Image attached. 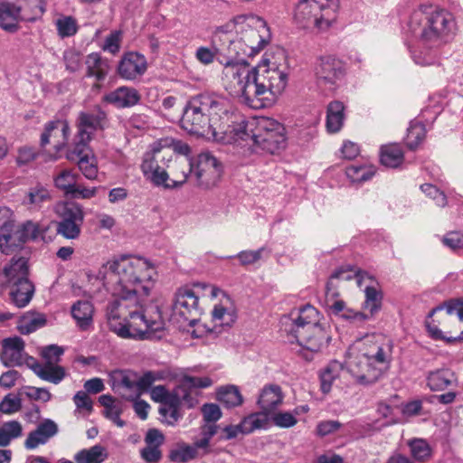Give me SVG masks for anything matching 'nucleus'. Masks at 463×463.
<instances>
[{
    "label": "nucleus",
    "mask_w": 463,
    "mask_h": 463,
    "mask_svg": "<svg viewBox=\"0 0 463 463\" xmlns=\"http://www.w3.org/2000/svg\"><path fill=\"white\" fill-rule=\"evenodd\" d=\"M155 142L150 146V150L146 152L141 164V170L144 175L149 179L155 185L161 186L169 179L167 172L159 165V163L165 165L169 161L163 159V153L155 157L151 162H146L147 156L154 153Z\"/></svg>",
    "instance_id": "23"
},
{
    "label": "nucleus",
    "mask_w": 463,
    "mask_h": 463,
    "mask_svg": "<svg viewBox=\"0 0 463 463\" xmlns=\"http://www.w3.org/2000/svg\"><path fill=\"white\" fill-rule=\"evenodd\" d=\"M194 173L192 181L202 189H211L217 185L222 174V164L209 152L199 154L193 158Z\"/></svg>",
    "instance_id": "11"
},
{
    "label": "nucleus",
    "mask_w": 463,
    "mask_h": 463,
    "mask_svg": "<svg viewBox=\"0 0 463 463\" xmlns=\"http://www.w3.org/2000/svg\"><path fill=\"white\" fill-rule=\"evenodd\" d=\"M258 64L250 68L248 63L233 60H220L223 64L222 82L233 96H241L250 108L261 109L271 104L282 93L288 83V72L276 62Z\"/></svg>",
    "instance_id": "2"
},
{
    "label": "nucleus",
    "mask_w": 463,
    "mask_h": 463,
    "mask_svg": "<svg viewBox=\"0 0 463 463\" xmlns=\"http://www.w3.org/2000/svg\"><path fill=\"white\" fill-rule=\"evenodd\" d=\"M258 64L250 68L248 63L233 60H220L223 64L222 82L233 96H241L250 108L261 109L271 104L282 93L288 83V72L276 62Z\"/></svg>",
    "instance_id": "1"
},
{
    "label": "nucleus",
    "mask_w": 463,
    "mask_h": 463,
    "mask_svg": "<svg viewBox=\"0 0 463 463\" xmlns=\"http://www.w3.org/2000/svg\"><path fill=\"white\" fill-rule=\"evenodd\" d=\"M22 409V401L19 397H14L11 393L5 395L0 402V411L5 414H13Z\"/></svg>",
    "instance_id": "63"
},
{
    "label": "nucleus",
    "mask_w": 463,
    "mask_h": 463,
    "mask_svg": "<svg viewBox=\"0 0 463 463\" xmlns=\"http://www.w3.org/2000/svg\"><path fill=\"white\" fill-rule=\"evenodd\" d=\"M147 62L144 55L136 52H126L118 61L117 72L126 80H135L146 71Z\"/></svg>",
    "instance_id": "16"
},
{
    "label": "nucleus",
    "mask_w": 463,
    "mask_h": 463,
    "mask_svg": "<svg viewBox=\"0 0 463 463\" xmlns=\"http://www.w3.org/2000/svg\"><path fill=\"white\" fill-rule=\"evenodd\" d=\"M365 300L364 308L369 312V319L376 314L382 307L383 293L373 285L366 286L364 288Z\"/></svg>",
    "instance_id": "45"
},
{
    "label": "nucleus",
    "mask_w": 463,
    "mask_h": 463,
    "mask_svg": "<svg viewBox=\"0 0 463 463\" xmlns=\"http://www.w3.org/2000/svg\"><path fill=\"white\" fill-rule=\"evenodd\" d=\"M288 341H296L300 346L311 352H319L327 346L331 341V335L326 326L321 323L307 331H300L299 335L288 338Z\"/></svg>",
    "instance_id": "14"
},
{
    "label": "nucleus",
    "mask_w": 463,
    "mask_h": 463,
    "mask_svg": "<svg viewBox=\"0 0 463 463\" xmlns=\"http://www.w3.org/2000/svg\"><path fill=\"white\" fill-rule=\"evenodd\" d=\"M111 386L122 398L134 401L137 399V373L128 370H115L110 374Z\"/></svg>",
    "instance_id": "20"
},
{
    "label": "nucleus",
    "mask_w": 463,
    "mask_h": 463,
    "mask_svg": "<svg viewBox=\"0 0 463 463\" xmlns=\"http://www.w3.org/2000/svg\"><path fill=\"white\" fill-rule=\"evenodd\" d=\"M46 317L41 313L28 312L18 322L17 329L23 335H29L46 325Z\"/></svg>",
    "instance_id": "41"
},
{
    "label": "nucleus",
    "mask_w": 463,
    "mask_h": 463,
    "mask_svg": "<svg viewBox=\"0 0 463 463\" xmlns=\"http://www.w3.org/2000/svg\"><path fill=\"white\" fill-rule=\"evenodd\" d=\"M25 243L24 235L14 222H6L0 227V250L9 255Z\"/></svg>",
    "instance_id": "28"
},
{
    "label": "nucleus",
    "mask_w": 463,
    "mask_h": 463,
    "mask_svg": "<svg viewBox=\"0 0 463 463\" xmlns=\"http://www.w3.org/2000/svg\"><path fill=\"white\" fill-rule=\"evenodd\" d=\"M51 198L49 190L43 184H37L29 188L23 203L34 208H41L43 203L49 202Z\"/></svg>",
    "instance_id": "44"
},
{
    "label": "nucleus",
    "mask_w": 463,
    "mask_h": 463,
    "mask_svg": "<svg viewBox=\"0 0 463 463\" xmlns=\"http://www.w3.org/2000/svg\"><path fill=\"white\" fill-rule=\"evenodd\" d=\"M345 74L341 61L332 57H321L316 66V75L320 83L335 85Z\"/></svg>",
    "instance_id": "21"
},
{
    "label": "nucleus",
    "mask_w": 463,
    "mask_h": 463,
    "mask_svg": "<svg viewBox=\"0 0 463 463\" xmlns=\"http://www.w3.org/2000/svg\"><path fill=\"white\" fill-rule=\"evenodd\" d=\"M213 384V380L210 377H195L184 375L181 378L178 386L173 391L169 392L159 408H171L179 410L180 402V390L184 387H200L208 388Z\"/></svg>",
    "instance_id": "22"
},
{
    "label": "nucleus",
    "mask_w": 463,
    "mask_h": 463,
    "mask_svg": "<svg viewBox=\"0 0 463 463\" xmlns=\"http://www.w3.org/2000/svg\"><path fill=\"white\" fill-rule=\"evenodd\" d=\"M55 25L61 38L73 36L78 31L77 22L72 16H62L57 19Z\"/></svg>",
    "instance_id": "57"
},
{
    "label": "nucleus",
    "mask_w": 463,
    "mask_h": 463,
    "mask_svg": "<svg viewBox=\"0 0 463 463\" xmlns=\"http://www.w3.org/2000/svg\"><path fill=\"white\" fill-rule=\"evenodd\" d=\"M71 315L81 329H86L92 322L93 306L90 301L79 300L71 307Z\"/></svg>",
    "instance_id": "40"
},
{
    "label": "nucleus",
    "mask_w": 463,
    "mask_h": 463,
    "mask_svg": "<svg viewBox=\"0 0 463 463\" xmlns=\"http://www.w3.org/2000/svg\"><path fill=\"white\" fill-rule=\"evenodd\" d=\"M410 32L429 47H439L456 33L457 24L451 13L425 4L415 9L408 23Z\"/></svg>",
    "instance_id": "6"
},
{
    "label": "nucleus",
    "mask_w": 463,
    "mask_h": 463,
    "mask_svg": "<svg viewBox=\"0 0 463 463\" xmlns=\"http://www.w3.org/2000/svg\"><path fill=\"white\" fill-rule=\"evenodd\" d=\"M223 109V100L217 96L200 94L189 99L184 109L181 126L187 132L206 136L210 131V116Z\"/></svg>",
    "instance_id": "7"
},
{
    "label": "nucleus",
    "mask_w": 463,
    "mask_h": 463,
    "mask_svg": "<svg viewBox=\"0 0 463 463\" xmlns=\"http://www.w3.org/2000/svg\"><path fill=\"white\" fill-rule=\"evenodd\" d=\"M59 431L58 425L51 419H45L40 422L36 429L32 430L24 440L27 449H34L40 445L46 444Z\"/></svg>",
    "instance_id": "25"
},
{
    "label": "nucleus",
    "mask_w": 463,
    "mask_h": 463,
    "mask_svg": "<svg viewBox=\"0 0 463 463\" xmlns=\"http://www.w3.org/2000/svg\"><path fill=\"white\" fill-rule=\"evenodd\" d=\"M82 224V222L76 221L61 219L57 223L56 231L59 235H61L65 239L75 240L80 234Z\"/></svg>",
    "instance_id": "53"
},
{
    "label": "nucleus",
    "mask_w": 463,
    "mask_h": 463,
    "mask_svg": "<svg viewBox=\"0 0 463 463\" xmlns=\"http://www.w3.org/2000/svg\"><path fill=\"white\" fill-rule=\"evenodd\" d=\"M343 424L338 420H322L317 423L316 428V433L319 437H326L331 434H335L340 430Z\"/></svg>",
    "instance_id": "64"
},
{
    "label": "nucleus",
    "mask_w": 463,
    "mask_h": 463,
    "mask_svg": "<svg viewBox=\"0 0 463 463\" xmlns=\"http://www.w3.org/2000/svg\"><path fill=\"white\" fill-rule=\"evenodd\" d=\"M235 33L249 46L255 55L270 40L269 29L266 22L259 16H238L235 18Z\"/></svg>",
    "instance_id": "9"
},
{
    "label": "nucleus",
    "mask_w": 463,
    "mask_h": 463,
    "mask_svg": "<svg viewBox=\"0 0 463 463\" xmlns=\"http://www.w3.org/2000/svg\"><path fill=\"white\" fill-rule=\"evenodd\" d=\"M217 398L226 407H235L242 403V396L234 385H228L219 389Z\"/></svg>",
    "instance_id": "49"
},
{
    "label": "nucleus",
    "mask_w": 463,
    "mask_h": 463,
    "mask_svg": "<svg viewBox=\"0 0 463 463\" xmlns=\"http://www.w3.org/2000/svg\"><path fill=\"white\" fill-rule=\"evenodd\" d=\"M23 435V426L18 420H9L0 427V447H7L14 439Z\"/></svg>",
    "instance_id": "47"
},
{
    "label": "nucleus",
    "mask_w": 463,
    "mask_h": 463,
    "mask_svg": "<svg viewBox=\"0 0 463 463\" xmlns=\"http://www.w3.org/2000/svg\"><path fill=\"white\" fill-rule=\"evenodd\" d=\"M165 377L166 373L164 371H146L140 377L137 375V397L150 391L156 382L165 380Z\"/></svg>",
    "instance_id": "46"
},
{
    "label": "nucleus",
    "mask_w": 463,
    "mask_h": 463,
    "mask_svg": "<svg viewBox=\"0 0 463 463\" xmlns=\"http://www.w3.org/2000/svg\"><path fill=\"white\" fill-rule=\"evenodd\" d=\"M337 363L330 364L321 373V390L324 393H327L331 390L332 383L334 380L337 377Z\"/></svg>",
    "instance_id": "60"
},
{
    "label": "nucleus",
    "mask_w": 463,
    "mask_h": 463,
    "mask_svg": "<svg viewBox=\"0 0 463 463\" xmlns=\"http://www.w3.org/2000/svg\"><path fill=\"white\" fill-rule=\"evenodd\" d=\"M446 309L448 315L456 314L460 321H463V299L454 298L444 302L443 304L432 308L429 313L431 317L436 312Z\"/></svg>",
    "instance_id": "55"
},
{
    "label": "nucleus",
    "mask_w": 463,
    "mask_h": 463,
    "mask_svg": "<svg viewBox=\"0 0 463 463\" xmlns=\"http://www.w3.org/2000/svg\"><path fill=\"white\" fill-rule=\"evenodd\" d=\"M370 342V340H366ZM372 345L364 351L375 367L381 369V376L389 369L392 361L393 343L391 340L371 341Z\"/></svg>",
    "instance_id": "19"
},
{
    "label": "nucleus",
    "mask_w": 463,
    "mask_h": 463,
    "mask_svg": "<svg viewBox=\"0 0 463 463\" xmlns=\"http://www.w3.org/2000/svg\"><path fill=\"white\" fill-rule=\"evenodd\" d=\"M199 298L193 289L181 288L175 294L172 306V319L177 323H187L194 326L201 311L199 309Z\"/></svg>",
    "instance_id": "12"
},
{
    "label": "nucleus",
    "mask_w": 463,
    "mask_h": 463,
    "mask_svg": "<svg viewBox=\"0 0 463 463\" xmlns=\"http://www.w3.org/2000/svg\"><path fill=\"white\" fill-rule=\"evenodd\" d=\"M3 274L5 278V284L29 280L28 258L14 256L10 262L5 266Z\"/></svg>",
    "instance_id": "32"
},
{
    "label": "nucleus",
    "mask_w": 463,
    "mask_h": 463,
    "mask_svg": "<svg viewBox=\"0 0 463 463\" xmlns=\"http://www.w3.org/2000/svg\"><path fill=\"white\" fill-rule=\"evenodd\" d=\"M177 153L183 156H187L191 148L188 144L181 141L175 140L172 137H164L160 138L155 142L154 153L149 154L147 156L146 162H151L155 157L160 156L163 153V159H166L167 161H172L174 153Z\"/></svg>",
    "instance_id": "24"
},
{
    "label": "nucleus",
    "mask_w": 463,
    "mask_h": 463,
    "mask_svg": "<svg viewBox=\"0 0 463 463\" xmlns=\"http://www.w3.org/2000/svg\"><path fill=\"white\" fill-rule=\"evenodd\" d=\"M218 51L224 56L222 60H233L240 63H248L245 57L255 55L236 33L231 39H227L226 43L219 44Z\"/></svg>",
    "instance_id": "27"
},
{
    "label": "nucleus",
    "mask_w": 463,
    "mask_h": 463,
    "mask_svg": "<svg viewBox=\"0 0 463 463\" xmlns=\"http://www.w3.org/2000/svg\"><path fill=\"white\" fill-rule=\"evenodd\" d=\"M6 287L11 302L19 308L27 306L34 295V285L30 279L9 283Z\"/></svg>",
    "instance_id": "30"
},
{
    "label": "nucleus",
    "mask_w": 463,
    "mask_h": 463,
    "mask_svg": "<svg viewBox=\"0 0 463 463\" xmlns=\"http://www.w3.org/2000/svg\"><path fill=\"white\" fill-rule=\"evenodd\" d=\"M66 70L70 72L79 71L82 64L81 54L75 49H68L63 53Z\"/></svg>",
    "instance_id": "61"
},
{
    "label": "nucleus",
    "mask_w": 463,
    "mask_h": 463,
    "mask_svg": "<svg viewBox=\"0 0 463 463\" xmlns=\"http://www.w3.org/2000/svg\"><path fill=\"white\" fill-rule=\"evenodd\" d=\"M269 419L274 423V425L284 429L291 428L298 422L296 416L289 411L276 412L275 411L270 414Z\"/></svg>",
    "instance_id": "59"
},
{
    "label": "nucleus",
    "mask_w": 463,
    "mask_h": 463,
    "mask_svg": "<svg viewBox=\"0 0 463 463\" xmlns=\"http://www.w3.org/2000/svg\"><path fill=\"white\" fill-rule=\"evenodd\" d=\"M380 160L387 167H397L403 160V152L397 144L384 145L381 147Z\"/></svg>",
    "instance_id": "43"
},
{
    "label": "nucleus",
    "mask_w": 463,
    "mask_h": 463,
    "mask_svg": "<svg viewBox=\"0 0 463 463\" xmlns=\"http://www.w3.org/2000/svg\"><path fill=\"white\" fill-rule=\"evenodd\" d=\"M86 149L87 148H84V151L79 154L77 153L76 144H74L73 149L67 154V158L71 161H74L78 158L77 165L82 175L86 178L93 180L98 175L97 161L94 156H90L89 153L86 152Z\"/></svg>",
    "instance_id": "36"
},
{
    "label": "nucleus",
    "mask_w": 463,
    "mask_h": 463,
    "mask_svg": "<svg viewBox=\"0 0 463 463\" xmlns=\"http://www.w3.org/2000/svg\"><path fill=\"white\" fill-rule=\"evenodd\" d=\"M24 341L19 336L5 338L2 341V354L0 359L6 367L21 366L24 364L28 365L29 355L24 352Z\"/></svg>",
    "instance_id": "15"
},
{
    "label": "nucleus",
    "mask_w": 463,
    "mask_h": 463,
    "mask_svg": "<svg viewBox=\"0 0 463 463\" xmlns=\"http://www.w3.org/2000/svg\"><path fill=\"white\" fill-rule=\"evenodd\" d=\"M213 320L221 326H230L235 321V315L222 305H216L212 312Z\"/></svg>",
    "instance_id": "58"
},
{
    "label": "nucleus",
    "mask_w": 463,
    "mask_h": 463,
    "mask_svg": "<svg viewBox=\"0 0 463 463\" xmlns=\"http://www.w3.org/2000/svg\"><path fill=\"white\" fill-rule=\"evenodd\" d=\"M22 8L14 3H0V28L7 33H14L20 28V22L24 20L21 14Z\"/></svg>",
    "instance_id": "29"
},
{
    "label": "nucleus",
    "mask_w": 463,
    "mask_h": 463,
    "mask_svg": "<svg viewBox=\"0 0 463 463\" xmlns=\"http://www.w3.org/2000/svg\"><path fill=\"white\" fill-rule=\"evenodd\" d=\"M79 175L70 169H63L53 179L55 186L70 195L78 183Z\"/></svg>",
    "instance_id": "48"
},
{
    "label": "nucleus",
    "mask_w": 463,
    "mask_h": 463,
    "mask_svg": "<svg viewBox=\"0 0 463 463\" xmlns=\"http://www.w3.org/2000/svg\"><path fill=\"white\" fill-rule=\"evenodd\" d=\"M156 270L146 259L122 256L108 261L99 270L107 284L118 299L115 305L132 307L138 298H148L154 287Z\"/></svg>",
    "instance_id": "3"
},
{
    "label": "nucleus",
    "mask_w": 463,
    "mask_h": 463,
    "mask_svg": "<svg viewBox=\"0 0 463 463\" xmlns=\"http://www.w3.org/2000/svg\"><path fill=\"white\" fill-rule=\"evenodd\" d=\"M108 451L102 445L83 449L74 455L76 463H102L108 458Z\"/></svg>",
    "instance_id": "39"
},
{
    "label": "nucleus",
    "mask_w": 463,
    "mask_h": 463,
    "mask_svg": "<svg viewBox=\"0 0 463 463\" xmlns=\"http://www.w3.org/2000/svg\"><path fill=\"white\" fill-rule=\"evenodd\" d=\"M108 122L107 113L96 107L90 111H81L77 118V135L74 144H76L77 153L80 154L84 148L88 147L93 134L98 130L105 128Z\"/></svg>",
    "instance_id": "10"
},
{
    "label": "nucleus",
    "mask_w": 463,
    "mask_h": 463,
    "mask_svg": "<svg viewBox=\"0 0 463 463\" xmlns=\"http://www.w3.org/2000/svg\"><path fill=\"white\" fill-rule=\"evenodd\" d=\"M345 120V106L343 102L335 100L328 104L326 110V129L330 133L338 132Z\"/></svg>",
    "instance_id": "38"
},
{
    "label": "nucleus",
    "mask_w": 463,
    "mask_h": 463,
    "mask_svg": "<svg viewBox=\"0 0 463 463\" xmlns=\"http://www.w3.org/2000/svg\"><path fill=\"white\" fill-rule=\"evenodd\" d=\"M69 137V123L61 119L52 120L46 123L44 127V131L41 136V146H45L52 139L56 151H61L66 146Z\"/></svg>",
    "instance_id": "18"
},
{
    "label": "nucleus",
    "mask_w": 463,
    "mask_h": 463,
    "mask_svg": "<svg viewBox=\"0 0 463 463\" xmlns=\"http://www.w3.org/2000/svg\"><path fill=\"white\" fill-rule=\"evenodd\" d=\"M194 173V164L193 158H184L178 161H175L174 164L173 169V176L175 177L171 180V183L167 181L165 184H161V186L166 189L177 188L182 186L188 179L192 181V175Z\"/></svg>",
    "instance_id": "35"
},
{
    "label": "nucleus",
    "mask_w": 463,
    "mask_h": 463,
    "mask_svg": "<svg viewBox=\"0 0 463 463\" xmlns=\"http://www.w3.org/2000/svg\"><path fill=\"white\" fill-rule=\"evenodd\" d=\"M269 416L270 414H265L263 411L259 413L251 414L242 420V429L244 430V433L249 434L255 430L265 428Z\"/></svg>",
    "instance_id": "54"
},
{
    "label": "nucleus",
    "mask_w": 463,
    "mask_h": 463,
    "mask_svg": "<svg viewBox=\"0 0 463 463\" xmlns=\"http://www.w3.org/2000/svg\"><path fill=\"white\" fill-rule=\"evenodd\" d=\"M20 394L25 395L30 400L42 401L43 402H49L52 398V394L47 389L32 386L24 387Z\"/></svg>",
    "instance_id": "62"
},
{
    "label": "nucleus",
    "mask_w": 463,
    "mask_h": 463,
    "mask_svg": "<svg viewBox=\"0 0 463 463\" xmlns=\"http://www.w3.org/2000/svg\"><path fill=\"white\" fill-rule=\"evenodd\" d=\"M290 316L292 317V323L289 329H286L288 333V338L299 335L300 331H307L321 324L319 312L311 305L301 307L296 316L294 312H291Z\"/></svg>",
    "instance_id": "17"
},
{
    "label": "nucleus",
    "mask_w": 463,
    "mask_h": 463,
    "mask_svg": "<svg viewBox=\"0 0 463 463\" xmlns=\"http://www.w3.org/2000/svg\"><path fill=\"white\" fill-rule=\"evenodd\" d=\"M281 388L277 384L265 386L259 397L258 404L265 414H271L283 402Z\"/></svg>",
    "instance_id": "33"
},
{
    "label": "nucleus",
    "mask_w": 463,
    "mask_h": 463,
    "mask_svg": "<svg viewBox=\"0 0 463 463\" xmlns=\"http://www.w3.org/2000/svg\"><path fill=\"white\" fill-rule=\"evenodd\" d=\"M198 452L195 448L184 443L178 444L176 448L169 451L168 458L174 463H186L197 457Z\"/></svg>",
    "instance_id": "50"
},
{
    "label": "nucleus",
    "mask_w": 463,
    "mask_h": 463,
    "mask_svg": "<svg viewBox=\"0 0 463 463\" xmlns=\"http://www.w3.org/2000/svg\"><path fill=\"white\" fill-rule=\"evenodd\" d=\"M30 361L32 363H28V366L42 380L58 384L65 377L66 373L62 366L50 362L40 364L33 357H30Z\"/></svg>",
    "instance_id": "31"
},
{
    "label": "nucleus",
    "mask_w": 463,
    "mask_h": 463,
    "mask_svg": "<svg viewBox=\"0 0 463 463\" xmlns=\"http://www.w3.org/2000/svg\"><path fill=\"white\" fill-rule=\"evenodd\" d=\"M426 382L432 392H439L457 383V377L450 369L443 367L429 371L426 373Z\"/></svg>",
    "instance_id": "34"
},
{
    "label": "nucleus",
    "mask_w": 463,
    "mask_h": 463,
    "mask_svg": "<svg viewBox=\"0 0 463 463\" xmlns=\"http://www.w3.org/2000/svg\"><path fill=\"white\" fill-rule=\"evenodd\" d=\"M346 366L350 374L362 385L373 384L382 377L381 369L374 366L364 352L350 359Z\"/></svg>",
    "instance_id": "13"
},
{
    "label": "nucleus",
    "mask_w": 463,
    "mask_h": 463,
    "mask_svg": "<svg viewBox=\"0 0 463 463\" xmlns=\"http://www.w3.org/2000/svg\"><path fill=\"white\" fill-rule=\"evenodd\" d=\"M55 213L61 219L69 221L84 222L82 207L73 202H61L55 205Z\"/></svg>",
    "instance_id": "42"
},
{
    "label": "nucleus",
    "mask_w": 463,
    "mask_h": 463,
    "mask_svg": "<svg viewBox=\"0 0 463 463\" xmlns=\"http://www.w3.org/2000/svg\"><path fill=\"white\" fill-rule=\"evenodd\" d=\"M411 457L417 461H426L431 457L429 443L422 439H414L408 442Z\"/></svg>",
    "instance_id": "52"
},
{
    "label": "nucleus",
    "mask_w": 463,
    "mask_h": 463,
    "mask_svg": "<svg viewBox=\"0 0 463 463\" xmlns=\"http://www.w3.org/2000/svg\"><path fill=\"white\" fill-rule=\"evenodd\" d=\"M148 298H138L132 307L115 305L108 313L109 326L119 337L146 340L160 338L165 321L157 306L147 307Z\"/></svg>",
    "instance_id": "4"
},
{
    "label": "nucleus",
    "mask_w": 463,
    "mask_h": 463,
    "mask_svg": "<svg viewBox=\"0 0 463 463\" xmlns=\"http://www.w3.org/2000/svg\"><path fill=\"white\" fill-rule=\"evenodd\" d=\"M338 0H300L295 9V20L303 28L325 30L335 20Z\"/></svg>",
    "instance_id": "8"
},
{
    "label": "nucleus",
    "mask_w": 463,
    "mask_h": 463,
    "mask_svg": "<svg viewBox=\"0 0 463 463\" xmlns=\"http://www.w3.org/2000/svg\"><path fill=\"white\" fill-rule=\"evenodd\" d=\"M425 126L420 122L411 123L408 128L407 145L411 149H415L425 138Z\"/></svg>",
    "instance_id": "56"
},
{
    "label": "nucleus",
    "mask_w": 463,
    "mask_h": 463,
    "mask_svg": "<svg viewBox=\"0 0 463 463\" xmlns=\"http://www.w3.org/2000/svg\"><path fill=\"white\" fill-rule=\"evenodd\" d=\"M375 174L372 165H351L346 167V175L354 183L364 182L371 179Z\"/></svg>",
    "instance_id": "51"
},
{
    "label": "nucleus",
    "mask_w": 463,
    "mask_h": 463,
    "mask_svg": "<svg viewBox=\"0 0 463 463\" xmlns=\"http://www.w3.org/2000/svg\"><path fill=\"white\" fill-rule=\"evenodd\" d=\"M231 138L250 152L279 154L287 147V132L283 124L269 117H254L232 127Z\"/></svg>",
    "instance_id": "5"
},
{
    "label": "nucleus",
    "mask_w": 463,
    "mask_h": 463,
    "mask_svg": "<svg viewBox=\"0 0 463 463\" xmlns=\"http://www.w3.org/2000/svg\"><path fill=\"white\" fill-rule=\"evenodd\" d=\"M139 92L132 87L121 86L103 96L104 102L118 109L131 108L140 101Z\"/></svg>",
    "instance_id": "26"
},
{
    "label": "nucleus",
    "mask_w": 463,
    "mask_h": 463,
    "mask_svg": "<svg viewBox=\"0 0 463 463\" xmlns=\"http://www.w3.org/2000/svg\"><path fill=\"white\" fill-rule=\"evenodd\" d=\"M85 63L87 66L86 75L94 77L98 81L103 80L109 71V61L103 59L98 52L89 54Z\"/></svg>",
    "instance_id": "37"
}]
</instances>
